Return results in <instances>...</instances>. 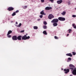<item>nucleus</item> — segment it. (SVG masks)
Returning a JSON list of instances; mask_svg holds the SVG:
<instances>
[{
	"instance_id": "obj_29",
	"label": "nucleus",
	"mask_w": 76,
	"mask_h": 76,
	"mask_svg": "<svg viewBox=\"0 0 76 76\" xmlns=\"http://www.w3.org/2000/svg\"><path fill=\"white\" fill-rule=\"evenodd\" d=\"M41 1L42 3H44V0H41Z\"/></svg>"
},
{
	"instance_id": "obj_19",
	"label": "nucleus",
	"mask_w": 76,
	"mask_h": 76,
	"mask_svg": "<svg viewBox=\"0 0 76 76\" xmlns=\"http://www.w3.org/2000/svg\"><path fill=\"white\" fill-rule=\"evenodd\" d=\"M66 14V12H63V13H61V15H64Z\"/></svg>"
},
{
	"instance_id": "obj_25",
	"label": "nucleus",
	"mask_w": 76,
	"mask_h": 76,
	"mask_svg": "<svg viewBox=\"0 0 76 76\" xmlns=\"http://www.w3.org/2000/svg\"><path fill=\"white\" fill-rule=\"evenodd\" d=\"M7 37L8 38H10L11 37V35H7Z\"/></svg>"
},
{
	"instance_id": "obj_21",
	"label": "nucleus",
	"mask_w": 76,
	"mask_h": 76,
	"mask_svg": "<svg viewBox=\"0 0 76 76\" xmlns=\"http://www.w3.org/2000/svg\"><path fill=\"white\" fill-rule=\"evenodd\" d=\"M16 15V13L15 12H14L12 15V16H13Z\"/></svg>"
},
{
	"instance_id": "obj_34",
	"label": "nucleus",
	"mask_w": 76,
	"mask_h": 76,
	"mask_svg": "<svg viewBox=\"0 0 76 76\" xmlns=\"http://www.w3.org/2000/svg\"><path fill=\"white\" fill-rule=\"evenodd\" d=\"M69 31H72V29H69Z\"/></svg>"
},
{
	"instance_id": "obj_3",
	"label": "nucleus",
	"mask_w": 76,
	"mask_h": 76,
	"mask_svg": "<svg viewBox=\"0 0 76 76\" xmlns=\"http://www.w3.org/2000/svg\"><path fill=\"white\" fill-rule=\"evenodd\" d=\"M58 22V20L57 19H53V20L51 21L52 23H57Z\"/></svg>"
},
{
	"instance_id": "obj_6",
	"label": "nucleus",
	"mask_w": 76,
	"mask_h": 76,
	"mask_svg": "<svg viewBox=\"0 0 76 76\" xmlns=\"http://www.w3.org/2000/svg\"><path fill=\"white\" fill-rule=\"evenodd\" d=\"M12 39L13 40H14V41L17 40V36H13L12 37Z\"/></svg>"
},
{
	"instance_id": "obj_30",
	"label": "nucleus",
	"mask_w": 76,
	"mask_h": 76,
	"mask_svg": "<svg viewBox=\"0 0 76 76\" xmlns=\"http://www.w3.org/2000/svg\"><path fill=\"white\" fill-rule=\"evenodd\" d=\"M72 17H73V18H75V17H76V15H72Z\"/></svg>"
},
{
	"instance_id": "obj_2",
	"label": "nucleus",
	"mask_w": 76,
	"mask_h": 76,
	"mask_svg": "<svg viewBox=\"0 0 76 76\" xmlns=\"http://www.w3.org/2000/svg\"><path fill=\"white\" fill-rule=\"evenodd\" d=\"M29 38H30V37L29 36L27 37L26 35H25L24 36L22 37V39L24 40H26V39H29Z\"/></svg>"
},
{
	"instance_id": "obj_35",
	"label": "nucleus",
	"mask_w": 76,
	"mask_h": 76,
	"mask_svg": "<svg viewBox=\"0 0 76 76\" xmlns=\"http://www.w3.org/2000/svg\"><path fill=\"white\" fill-rule=\"evenodd\" d=\"M75 25V24H72V26H74Z\"/></svg>"
},
{
	"instance_id": "obj_1",
	"label": "nucleus",
	"mask_w": 76,
	"mask_h": 76,
	"mask_svg": "<svg viewBox=\"0 0 76 76\" xmlns=\"http://www.w3.org/2000/svg\"><path fill=\"white\" fill-rule=\"evenodd\" d=\"M69 66V69H71L72 70H73V71L72 72V73L73 75H76V68H75V66L72 64H70Z\"/></svg>"
},
{
	"instance_id": "obj_17",
	"label": "nucleus",
	"mask_w": 76,
	"mask_h": 76,
	"mask_svg": "<svg viewBox=\"0 0 76 76\" xmlns=\"http://www.w3.org/2000/svg\"><path fill=\"white\" fill-rule=\"evenodd\" d=\"M34 29H38V27L37 26H35L34 27Z\"/></svg>"
},
{
	"instance_id": "obj_40",
	"label": "nucleus",
	"mask_w": 76,
	"mask_h": 76,
	"mask_svg": "<svg viewBox=\"0 0 76 76\" xmlns=\"http://www.w3.org/2000/svg\"><path fill=\"white\" fill-rule=\"evenodd\" d=\"M70 76H72V75H70Z\"/></svg>"
},
{
	"instance_id": "obj_31",
	"label": "nucleus",
	"mask_w": 76,
	"mask_h": 76,
	"mask_svg": "<svg viewBox=\"0 0 76 76\" xmlns=\"http://www.w3.org/2000/svg\"><path fill=\"white\" fill-rule=\"evenodd\" d=\"M27 6H25L24 7H23L24 9H26V8H27Z\"/></svg>"
},
{
	"instance_id": "obj_14",
	"label": "nucleus",
	"mask_w": 76,
	"mask_h": 76,
	"mask_svg": "<svg viewBox=\"0 0 76 76\" xmlns=\"http://www.w3.org/2000/svg\"><path fill=\"white\" fill-rule=\"evenodd\" d=\"M40 14H41V15H45V14H44V10H42L40 12Z\"/></svg>"
},
{
	"instance_id": "obj_23",
	"label": "nucleus",
	"mask_w": 76,
	"mask_h": 76,
	"mask_svg": "<svg viewBox=\"0 0 76 76\" xmlns=\"http://www.w3.org/2000/svg\"><path fill=\"white\" fill-rule=\"evenodd\" d=\"M43 23L44 24V25H47V22H46V21H44L43 22Z\"/></svg>"
},
{
	"instance_id": "obj_7",
	"label": "nucleus",
	"mask_w": 76,
	"mask_h": 76,
	"mask_svg": "<svg viewBox=\"0 0 76 76\" xmlns=\"http://www.w3.org/2000/svg\"><path fill=\"white\" fill-rule=\"evenodd\" d=\"M64 71L65 72V73H67L69 72V69H64Z\"/></svg>"
},
{
	"instance_id": "obj_20",
	"label": "nucleus",
	"mask_w": 76,
	"mask_h": 76,
	"mask_svg": "<svg viewBox=\"0 0 76 76\" xmlns=\"http://www.w3.org/2000/svg\"><path fill=\"white\" fill-rule=\"evenodd\" d=\"M21 25H22V24H21V23H20L19 24L18 26H17L18 27H20Z\"/></svg>"
},
{
	"instance_id": "obj_11",
	"label": "nucleus",
	"mask_w": 76,
	"mask_h": 76,
	"mask_svg": "<svg viewBox=\"0 0 76 76\" xmlns=\"http://www.w3.org/2000/svg\"><path fill=\"white\" fill-rule=\"evenodd\" d=\"M62 1H63L62 0H60L57 1V3H58V4H61V3H62Z\"/></svg>"
},
{
	"instance_id": "obj_26",
	"label": "nucleus",
	"mask_w": 76,
	"mask_h": 76,
	"mask_svg": "<svg viewBox=\"0 0 76 76\" xmlns=\"http://www.w3.org/2000/svg\"><path fill=\"white\" fill-rule=\"evenodd\" d=\"M42 16H43L42 15H41L39 16V17L40 18H42Z\"/></svg>"
},
{
	"instance_id": "obj_42",
	"label": "nucleus",
	"mask_w": 76,
	"mask_h": 76,
	"mask_svg": "<svg viewBox=\"0 0 76 76\" xmlns=\"http://www.w3.org/2000/svg\"><path fill=\"white\" fill-rule=\"evenodd\" d=\"M9 19H9H9H8V20H9Z\"/></svg>"
},
{
	"instance_id": "obj_4",
	"label": "nucleus",
	"mask_w": 76,
	"mask_h": 76,
	"mask_svg": "<svg viewBox=\"0 0 76 76\" xmlns=\"http://www.w3.org/2000/svg\"><path fill=\"white\" fill-rule=\"evenodd\" d=\"M58 19L59 20H61V21H64V20H65V18H62V17H59L58 18Z\"/></svg>"
},
{
	"instance_id": "obj_12",
	"label": "nucleus",
	"mask_w": 76,
	"mask_h": 76,
	"mask_svg": "<svg viewBox=\"0 0 76 76\" xmlns=\"http://www.w3.org/2000/svg\"><path fill=\"white\" fill-rule=\"evenodd\" d=\"M66 56H70V57H72V54L70 53L66 54Z\"/></svg>"
},
{
	"instance_id": "obj_22",
	"label": "nucleus",
	"mask_w": 76,
	"mask_h": 76,
	"mask_svg": "<svg viewBox=\"0 0 76 76\" xmlns=\"http://www.w3.org/2000/svg\"><path fill=\"white\" fill-rule=\"evenodd\" d=\"M73 55H74V56L76 55V53L75 52H72Z\"/></svg>"
},
{
	"instance_id": "obj_37",
	"label": "nucleus",
	"mask_w": 76,
	"mask_h": 76,
	"mask_svg": "<svg viewBox=\"0 0 76 76\" xmlns=\"http://www.w3.org/2000/svg\"><path fill=\"white\" fill-rule=\"evenodd\" d=\"M16 24H18V22H16Z\"/></svg>"
},
{
	"instance_id": "obj_10",
	"label": "nucleus",
	"mask_w": 76,
	"mask_h": 76,
	"mask_svg": "<svg viewBox=\"0 0 76 76\" xmlns=\"http://www.w3.org/2000/svg\"><path fill=\"white\" fill-rule=\"evenodd\" d=\"M52 8L51 7H47L45 8V9L46 10H50V9H52Z\"/></svg>"
},
{
	"instance_id": "obj_27",
	"label": "nucleus",
	"mask_w": 76,
	"mask_h": 76,
	"mask_svg": "<svg viewBox=\"0 0 76 76\" xmlns=\"http://www.w3.org/2000/svg\"><path fill=\"white\" fill-rule=\"evenodd\" d=\"M68 59L69 60H70V61H71V60H72V59L70 58H68Z\"/></svg>"
},
{
	"instance_id": "obj_5",
	"label": "nucleus",
	"mask_w": 76,
	"mask_h": 76,
	"mask_svg": "<svg viewBox=\"0 0 76 76\" xmlns=\"http://www.w3.org/2000/svg\"><path fill=\"white\" fill-rule=\"evenodd\" d=\"M48 18L49 19H51L52 18H54V16H53L52 14H50L49 15Z\"/></svg>"
},
{
	"instance_id": "obj_38",
	"label": "nucleus",
	"mask_w": 76,
	"mask_h": 76,
	"mask_svg": "<svg viewBox=\"0 0 76 76\" xmlns=\"http://www.w3.org/2000/svg\"><path fill=\"white\" fill-rule=\"evenodd\" d=\"M69 34H68L67 35V36H69Z\"/></svg>"
},
{
	"instance_id": "obj_33",
	"label": "nucleus",
	"mask_w": 76,
	"mask_h": 76,
	"mask_svg": "<svg viewBox=\"0 0 76 76\" xmlns=\"http://www.w3.org/2000/svg\"><path fill=\"white\" fill-rule=\"evenodd\" d=\"M18 12H19V11H18V10H17V11L15 12H16V13H18Z\"/></svg>"
},
{
	"instance_id": "obj_13",
	"label": "nucleus",
	"mask_w": 76,
	"mask_h": 76,
	"mask_svg": "<svg viewBox=\"0 0 76 76\" xmlns=\"http://www.w3.org/2000/svg\"><path fill=\"white\" fill-rule=\"evenodd\" d=\"M12 32V31L11 30H10L8 32V34H7V35H9L10 34H11Z\"/></svg>"
},
{
	"instance_id": "obj_24",
	"label": "nucleus",
	"mask_w": 76,
	"mask_h": 76,
	"mask_svg": "<svg viewBox=\"0 0 76 76\" xmlns=\"http://www.w3.org/2000/svg\"><path fill=\"white\" fill-rule=\"evenodd\" d=\"M50 1H51V3H53L54 2V0H49Z\"/></svg>"
},
{
	"instance_id": "obj_32",
	"label": "nucleus",
	"mask_w": 76,
	"mask_h": 76,
	"mask_svg": "<svg viewBox=\"0 0 76 76\" xmlns=\"http://www.w3.org/2000/svg\"><path fill=\"white\" fill-rule=\"evenodd\" d=\"M24 31H25L24 30H22L20 32H24Z\"/></svg>"
},
{
	"instance_id": "obj_18",
	"label": "nucleus",
	"mask_w": 76,
	"mask_h": 76,
	"mask_svg": "<svg viewBox=\"0 0 76 76\" xmlns=\"http://www.w3.org/2000/svg\"><path fill=\"white\" fill-rule=\"evenodd\" d=\"M43 28H44V29H47V27L46 26H43Z\"/></svg>"
},
{
	"instance_id": "obj_28",
	"label": "nucleus",
	"mask_w": 76,
	"mask_h": 76,
	"mask_svg": "<svg viewBox=\"0 0 76 76\" xmlns=\"http://www.w3.org/2000/svg\"><path fill=\"white\" fill-rule=\"evenodd\" d=\"M54 38L55 39H58V37L56 36H55Z\"/></svg>"
},
{
	"instance_id": "obj_16",
	"label": "nucleus",
	"mask_w": 76,
	"mask_h": 76,
	"mask_svg": "<svg viewBox=\"0 0 76 76\" xmlns=\"http://www.w3.org/2000/svg\"><path fill=\"white\" fill-rule=\"evenodd\" d=\"M43 34H45V35H47V32H46V31H44L43 32Z\"/></svg>"
},
{
	"instance_id": "obj_8",
	"label": "nucleus",
	"mask_w": 76,
	"mask_h": 76,
	"mask_svg": "<svg viewBox=\"0 0 76 76\" xmlns=\"http://www.w3.org/2000/svg\"><path fill=\"white\" fill-rule=\"evenodd\" d=\"M14 9V8L12 7H9L8 8V10L9 11H11L12 10H13Z\"/></svg>"
},
{
	"instance_id": "obj_9",
	"label": "nucleus",
	"mask_w": 76,
	"mask_h": 76,
	"mask_svg": "<svg viewBox=\"0 0 76 76\" xmlns=\"http://www.w3.org/2000/svg\"><path fill=\"white\" fill-rule=\"evenodd\" d=\"M22 38V36H19L18 37H17V39H18V40H19L20 41L21 40V38Z\"/></svg>"
},
{
	"instance_id": "obj_36",
	"label": "nucleus",
	"mask_w": 76,
	"mask_h": 76,
	"mask_svg": "<svg viewBox=\"0 0 76 76\" xmlns=\"http://www.w3.org/2000/svg\"><path fill=\"white\" fill-rule=\"evenodd\" d=\"M74 28H76V26H74Z\"/></svg>"
},
{
	"instance_id": "obj_41",
	"label": "nucleus",
	"mask_w": 76,
	"mask_h": 76,
	"mask_svg": "<svg viewBox=\"0 0 76 76\" xmlns=\"http://www.w3.org/2000/svg\"><path fill=\"white\" fill-rule=\"evenodd\" d=\"M75 10H76V8H75Z\"/></svg>"
},
{
	"instance_id": "obj_15",
	"label": "nucleus",
	"mask_w": 76,
	"mask_h": 76,
	"mask_svg": "<svg viewBox=\"0 0 76 76\" xmlns=\"http://www.w3.org/2000/svg\"><path fill=\"white\" fill-rule=\"evenodd\" d=\"M53 25L54 26H57V24L56 23H54L53 24Z\"/></svg>"
},
{
	"instance_id": "obj_39",
	"label": "nucleus",
	"mask_w": 76,
	"mask_h": 76,
	"mask_svg": "<svg viewBox=\"0 0 76 76\" xmlns=\"http://www.w3.org/2000/svg\"><path fill=\"white\" fill-rule=\"evenodd\" d=\"M70 31H69V33H70Z\"/></svg>"
}]
</instances>
